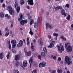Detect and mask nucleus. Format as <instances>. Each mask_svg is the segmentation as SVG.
<instances>
[{"instance_id": "nucleus-1", "label": "nucleus", "mask_w": 73, "mask_h": 73, "mask_svg": "<svg viewBox=\"0 0 73 73\" xmlns=\"http://www.w3.org/2000/svg\"><path fill=\"white\" fill-rule=\"evenodd\" d=\"M65 47L67 52L72 51V46L70 45V43L67 42L65 44Z\"/></svg>"}, {"instance_id": "nucleus-2", "label": "nucleus", "mask_w": 73, "mask_h": 73, "mask_svg": "<svg viewBox=\"0 0 73 73\" xmlns=\"http://www.w3.org/2000/svg\"><path fill=\"white\" fill-rule=\"evenodd\" d=\"M7 9L9 11V14L11 15H13V16L15 15L16 13L15 12V10L13 9L11 6H8L7 8Z\"/></svg>"}, {"instance_id": "nucleus-3", "label": "nucleus", "mask_w": 73, "mask_h": 73, "mask_svg": "<svg viewBox=\"0 0 73 73\" xmlns=\"http://www.w3.org/2000/svg\"><path fill=\"white\" fill-rule=\"evenodd\" d=\"M60 46L58 44H57V47L58 48V49L60 53H62V51L64 50V47L63 46L62 43H60Z\"/></svg>"}, {"instance_id": "nucleus-4", "label": "nucleus", "mask_w": 73, "mask_h": 73, "mask_svg": "<svg viewBox=\"0 0 73 73\" xmlns=\"http://www.w3.org/2000/svg\"><path fill=\"white\" fill-rule=\"evenodd\" d=\"M33 56H32L31 58H30V60H29V63H30V62H31V63L30 64V68H32V66H31V65H33L34 66H36V65L37 64H36V63L35 62V61H33Z\"/></svg>"}, {"instance_id": "nucleus-5", "label": "nucleus", "mask_w": 73, "mask_h": 73, "mask_svg": "<svg viewBox=\"0 0 73 73\" xmlns=\"http://www.w3.org/2000/svg\"><path fill=\"white\" fill-rule=\"evenodd\" d=\"M65 60L66 64H67L68 65H70L72 63L71 60L69 58V57L68 56H66L65 57Z\"/></svg>"}, {"instance_id": "nucleus-6", "label": "nucleus", "mask_w": 73, "mask_h": 73, "mask_svg": "<svg viewBox=\"0 0 73 73\" xmlns=\"http://www.w3.org/2000/svg\"><path fill=\"white\" fill-rule=\"evenodd\" d=\"M18 1H15V3L14 4V8H17V13H19L20 12V7H18Z\"/></svg>"}, {"instance_id": "nucleus-7", "label": "nucleus", "mask_w": 73, "mask_h": 73, "mask_svg": "<svg viewBox=\"0 0 73 73\" xmlns=\"http://www.w3.org/2000/svg\"><path fill=\"white\" fill-rule=\"evenodd\" d=\"M46 65V63L45 62H41L39 64V66L40 68L45 67Z\"/></svg>"}, {"instance_id": "nucleus-8", "label": "nucleus", "mask_w": 73, "mask_h": 73, "mask_svg": "<svg viewBox=\"0 0 73 73\" xmlns=\"http://www.w3.org/2000/svg\"><path fill=\"white\" fill-rule=\"evenodd\" d=\"M11 43L12 44V48H15L16 45V40H13L11 41Z\"/></svg>"}, {"instance_id": "nucleus-9", "label": "nucleus", "mask_w": 73, "mask_h": 73, "mask_svg": "<svg viewBox=\"0 0 73 73\" xmlns=\"http://www.w3.org/2000/svg\"><path fill=\"white\" fill-rule=\"evenodd\" d=\"M27 23H28V20L26 19L22 20L20 22V23L22 25H24L25 24H26Z\"/></svg>"}, {"instance_id": "nucleus-10", "label": "nucleus", "mask_w": 73, "mask_h": 73, "mask_svg": "<svg viewBox=\"0 0 73 73\" xmlns=\"http://www.w3.org/2000/svg\"><path fill=\"white\" fill-rule=\"evenodd\" d=\"M64 15L65 17H66L68 16L66 18L67 20H70V15H68L67 13H65Z\"/></svg>"}, {"instance_id": "nucleus-11", "label": "nucleus", "mask_w": 73, "mask_h": 73, "mask_svg": "<svg viewBox=\"0 0 73 73\" xmlns=\"http://www.w3.org/2000/svg\"><path fill=\"white\" fill-rule=\"evenodd\" d=\"M27 2L28 3V4L30 5H33V0H28Z\"/></svg>"}, {"instance_id": "nucleus-12", "label": "nucleus", "mask_w": 73, "mask_h": 73, "mask_svg": "<svg viewBox=\"0 0 73 73\" xmlns=\"http://www.w3.org/2000/svg\"><path fill=\"white\" fill-rule=\"evenodd\" d=\"M46 28H47L48 27H49L50 28V29H52V28H53V26L52 25H50L48 23H47L46 25Z\"/></svg>"}, {"instance_id": "nucleus-13", "label": "nucleus", "mask_w": 73, "mask_h": 73, "mask_svg": "<svg viewBox=\"0 0 73 73\" xmlns=\"http://www.w3.org/2000/svg\"><path fill=\"white\" fill-rule=\"evenodd\" d=\"M38 42L40 45L41 46L43 45V42L42 38H40L39 39Z\"/></svg>"}, {"instance_id": "nucleus-14", "label": "nucleus", "mask_w": 73, "mask_h": 73, "mask_svg": "<svg viewBox=\"0 0 73 73\" xmlns=\"http://www.w3.org/2000/svg\"><path fill=\"white\" fill-rule=\"evenodd\" d=\"M23 17H24V16L22 14H20L18 18V20L19 21H21V20H23Z\"/></svg>"}, {"instance_id": "nucleus-15", "label": "nucleus", "mask_w": 73, "mask_h": 73, "mask_svg": "<svg viewBox=\"0 0 73 73\" xmlns=\"http://www.w3.org/2000/svg\"><path fill=\"white\" fill-rule=\"evenodd\" d=\"M20 58V55H16L15 56V60L16 61H18Z\"/></svg>"}, {"instance_id": "nucleus-16", "label": "nucleus", "mask_w": 73, "mask_h": 73, "mask_svg": "<svg viewBox=\"0 0 73 73\" xmlns=\"http://www.w3.org/2000/svg\"><path fill=\"white\" fill-rule=\"evenodd\" d=\"M38 26V22L35 23L34 24V27L35 28H37Z\"/></svg>"}, {"instance_id": "nucleus-17", "label": "nucleus", "mask_w": 73, "mask_h": 73, "mask_svg": "<svg viewBox=\"0 0 73 73\" xmlns=\"http://www.w3.org/2000/svg\"><path fill=\"white\" fill-rule=\"evenodd\" d=\"M9 35V29L5 34V37H8V36Z\"/></svg>"}, {"instance_id": "nucleus-18", "label": "nucleus", "mask_w": 73, "mask_h": 73, "mask_svg": "<svg viewBox=\"0 0 73 73\" xmlns=\"http://www.w3.org/2000/svg\"><path fill=\"white\" fill-rule=\"evenodd\" d=\"M54 46V44L53 43H51L48 46V48H52Z\"/></svg>"}, {"instance_id": "nucleus-19", "label": "nucleus", "mask_w": 73, "mask_h": 73, "mask_svg": "<svg viewBox=\"0 0 73 73\" xmlns=\"http://www.w3.org/2000/svg\"><path fill=\"white\" fill-rule=\"evenodd\" d=\"M23 65L24 67H26L28 65V62H27L24 61L23 62Z\"/></svg>"}, {"instance_id": "nucleus-20", "label": "nucleus", "mask_w": 73, "mask_h": 73, "mask_svg": "<svg viewBox=\"0 0 73 73\" xmlns=\"http://www.w3.org/2000/svg\"><path fill=\"white\" fill-rule=\"evenodd\" d=\"M4 17V14L3 12H0V18H3Z\"/></svg>"}, {"instance_id": "nucleus-21", "label": "nucleus", "mask_w": 73, "mask_h": 73, "mask_svg": "<svg viewBox=\"0 0 73 73\" xmlns=\"http://www.w3.org/2000/svg\"><path fill=\"white\" fill-rule=\"evenodd\" d=\"M49 71L51 73H55L56 72V70H55L53 71V70L52 69H49Z\"/></svg>"}, {"instance_id": "nucleus-22", "label": "nucleus", "mask_w": 73, "mask_h": 73, "mask_svg": "<svg viewBox=\"0 0 73 73\" xmlns=\"http://www.w3.org/2000/svg\"><path fill=\"white\" fill-rule=\"evenodd\" d=\"M61 13L62 15H64L65 13V11L64 9H62L61 11Z\"/></svg>"}, {"instance_id": "nucleus-23", "label": "nucleus", "mask_w": 73, "mask_h": 73, "mask_svg": "<svg viewBox=\"0 0 73 73\" xmlns=\"http://www.w3.org/2000/svg\"><path fill=\"white\" fill-rule=\"evenodd\" d=\"M4 53L3 52H0V58L1 59H3V57Z\"/></svg>"}, {"instance_id": "nucleus-24", "label": "nucleus", "mask_w": 73, "mask_h": 73, "mask_svg": "<svg viewBox=\"0 0 73 73\" xmlns=\"http://www.w3.org/2000/svg\"><path fill=\"white\" fill-rule=\"evenodd\" d=\"M26 54L28 56H29L32 54V52L31 51H29L26 53Z\"/></svg>"}, {"instance_id": "nucleus-25", "label": "nucleus", "mask_w": 73, "mask_h": 73, "mask_svg": "<svg viewBox=\"0 0 73 73\" xmlns=\"http://www.w3.org/2000/svg\"><path fill=\"white\" fill-rule=\"evenodd\" d=\"M5 17L6 19H11V17H10L7 14H6L5 15Z\"/></svg>"}, {"instance_id": "nucleus-26", "label": "nucleus", "mask_w": 73, "mask_h": 73, "mask_svg": "<svg viewBox=\"0 0 73 73\" xmlns=\"http://www.w3.org/2000/svg\"><path fill=\"white\" fill-rule=\"evenodd\" d=\"M60 38L61 39H63L64 41H66V38L64 37L63 36H60Z\"/></svg>"}, {"instance_id": "nucleus-27", "label": "nucleus", "mask_w": 73, "mask_h": 73, "mask_svg": "<svg viewBox=\"0 0 73 73\" xmlns=\"http://www.w3.org/2000/svg\"><path fill=\"white\" fill-rule=\"evenodd\" d=\"M53 10L54 11H57L58 10L57 9V7H53Z\"/></svg>"}, {"instance_id": "nucleus-28", "label": "nucleus", "mask_w": 73, "mask_h": 73, "mask_svg": "<svg viewBox=\"0 0 73 73\" xmlns=\"http://www.w3.org/2000/svg\"><path fill=\"white\" fill-rule=\"evenodd\" d=\"M45 54L44 52H42L41 53V56L42 57L44 58L45 57Z\"/></svg>"}, {"instance_id": "nucleus-29", "label": "nucleus", "mask_w": 73, "mask_h": 73, "mask_svg": "<svg viewBox=\"0 0 73 73\" xmlns=\"http://www.w3.org/2000/svg\"><path fill=\"white\" fill-rule=\"evenodd\" d=\"M31 44V48L32 49V51H34V50H35V49L34 48V46L33 45V43H32Z\"/></svg>"}, {"instance_id": "nucleus-30", "label": "nucleus", "mask_w": 73, "mask_h": 73, "mask_svg": "<svg viewBox=\"0 0 73 73\" xmlns=\"http://www.w3.org/2000/svg\"><path fill=\"white\" fill-rule=\"evenodd\" d=\"M33 23H34V21H33V20L31 19L29 23L30 25H32V24H33Z\"/></svg>"}, {"instance_id": "nucleus-31", "label": "nucleus", "mask_w": 73, "mask_h": 73, "mask_svg": "<svg viewBox=\"0 0 73 73\" xmlns=\"http://www.w3.org/2000/svg\"><path fill=\"white\" fill-rule=\"evenodd\" d=\"M43 50L45 53H47V52L46 49V48L44 47L43 48Z\"/></svg>"}, {"instance_id": "nucleus-32", "label": "nucleus", "mask_w": 73, "mask_h": 73, "mask_svg": "<svg viewBox=\"0 0 73 73\" xmlns=\"http://www.w3.org/2000/svg\"><path fill=\"white\" fill-rule=\"evenodd\" d=\"M10 55V53L9 52H8V54L7 55L6 57L8 60L9 58V55Z\"/></svg>"}, {"instance_id": "nucleus-33", "label": "nucleus", "mask_w": 73, "mask_h": 73, "mask_svg": "<svg viewBox=\"0 0 73 73\" xmlns=\"http://www.w3.org/2000/svg\"><path fill=\"white\" fill-rule=\"evenodd\" d=\"M57 72L58 73H62V70L61 69H58L57 70Z\"/></svg>"}, {"instance_id": "nucleus-34", "label": "nucleus", "mask_w": 73, "mask_h": 73, "mask_svg": "<svg viewBox=\"0 0 73 73\" xmlns=\"http://www.w3.org/2000/svg\"><path fill=\"white\" fill-rule=\"evenodd\" d=\"M20 4L21 5H23L24 4V1L23 0H21L20 1Z\"/></svg>"}, {"instance_id": "nucleus-35", "label": "nucleus", "mask_w": 73, "mask_h": 73, "mask_svg": "<svg viewBox=\"0 0 73 73\" xmlns=\"http://www.w3.org/2000/svg\"><path fill=\"white\" fill-rule=\"evenodd\" d=\"M53 35L55 37H58V33H54L53 34Z\"/></svg>"}, {"instance_id": "nucleus-36", "label": "nucleus", "mask_w": 73, "mask_h": 73, "mask_svg": "<svg viewBox=\"0 0 73 73\" xmlns=\"http://www.w3.org/2000/svg\"><path fill=\"white\" fill-rule=\"evenodd\" d=\"M38 33H36L35 34V38H36V39H37V38H38Z\"/></svg>"}, {"instance_id": "nucleus-37", "label": "nucleus", "mask_w": 73, "mask_h": 73, "mask_svg": "<svg viewBox=\"0 0 73 73\" xmlns=\"http://www.w3.org/2000/svg\"><path fill=\"white\" fill-rule=\"evenodd\" d=\"M57 8L58 10L59 9H62V7L61 6H58L57 7Z\"/></svg>"}, {"instance_id": "nucleus-38", "label": "nucleus", "mask_w": 73, "mask_h": 73, "mask_svg": "<svg viewBox=\"0 0 73 73\" xmlns=\"http://www.w3.org/2000/svg\"><path fill=\"white\" fill-rule=\"evenodd\" d=\"M17 45L18 48H21V47L22 46H23L22 45H21L19 43Z\"/></svg>"}, {"instance_id": "nucleus-39", "label": "nucleus", "mask_w": 73, "mask_h": 73, "mask_svg": "<svg viewBox=\"0 0 73 73\" xmlns=\"http://www.w3.org/2000/svg\"><path fill=\"white\" fill-rule=\"evenodd\" d=\"M29 33L31 34V36L33 35V32H32V30H31V29H30V31Z\"/></svg>"}, {"instance_id": "nucleus-40", "label": "nucleus", "mask_w": 73, "mask_h": 73, "mask_svg": "<svg viewBox=\"0 0 73 73\" xmlns=\"http://www.w3.org/2000/svg\"><path fill=\"white\" fill-rule=\"evenodd\" d=\"M19 43H20V44H21L22 45H23V41H22L21 40H20L19 41Z\"/></svg>"}, {"instance_id": "nucleus-41", "label": "nucleus", "mask_w": 73, "mask_h": 73, "mask_svg": "<svg viewBox=\"0 0 73 73\" xmlns=\"http://www.w3.org/2000/svg\"><path fill=\"white\" fill-rule=\"evenodd\" d=\"M32 73H37V70L36 69L34 70L33 71Z\"/></svg>"}, {"instance_id": "nucleus-42", "label": "nucleus", "mask_w": 73, "mask_h": 73, "mask_svg": "<svg viewBox=\"0 0 73 73\" xmlns=\"http://www.w3.org/2000/svg\"><path fill=\"white\" fill-rule=\"evenodd\" d=\"M19 62H16L15 65L16 66H19Z\"/></svg>"}, {"instance_id": "nucleus-43", "label": "nucleus", "mask_w": 73, "mask_h": 73, "mask_svg": "<svg viewBox=\"0 0 73 73\" xmlns=\"http://www.w3.org/2000/svg\"><path fill=\"white\" fill-rule=\"evenodd\" d=\"M65 7L66 8H69V5L68 4H66V5Z\"/></svg>"}, {"instance_id": "nucleus-44", "label": "nucleus", "mask_w": 73, "mask_h": 73, "mask_svg": "<svg viewBox=\"0 0 73 73\" xmlns=\"http://www.w3.org/2000/svg\"><path fill=\"white\" fill-rule=\"evenodd\" d=\"M41 55H39L38 56V59H39L40 60H41Z\"/></svg>"}, {"instance_id": "nucleus-45", "label": "nucleus", "mask_w": 73, "mask_h": 73, "mask_svg": "<svg viewBox=\"0 0 73 73\" xmlns=\"http://www.w3.org/2000/svg\"><path fill=\"white\" fill-rule=\"evenodd\" d=\"M49 12H46V16H49Z\"/></svg>"}, {"instance_id": "nucleus-46", "label": "nucleus", "mask_w": 73, "mask_h": 73, "mask_svg": "<svg viewBox=\"0 0 73 73\" xmlns=\"http://www.w3.org/2000/svg\"><path fill=\"white\" fill-rule=\"evenodd\" d=\"M15 73H19L18 70H15Z\"/></svg>"}, {"instance_id": "nucleus-47", "label": "nucleus", "mask_w": 73, "mask_h": 73, "mask_svg": "<svg viewBox=\"0 0 73 73\" xmlns=\"http://www.w3.org/2000/svg\"><path fill=\"white\" fill-rule=\"evenodd\" d=\"M48 37L49 38V39H50L51 38V35H48Z\"/></svg>"}, {"instance_id": "nucleus-48", "label": "nucleus", "mask_w": 73, "mask_h": 73, "mask_svg": "<svg viewBox=\"0 0 73 73\" xmlns=\"http://www.w3.org/2000/svg\"><path fill=\"white\" fill-rule=\"evenodd\" d=\"M50 41L51 42V43H55V42L53 41V39H51L50 40Z\"/></svg>"}, {"instance_id": "nucleus-49", "label": "nucleus", "mask_w": 73, "mask_h": 73, "mask_svg": "<svg viewBox=\"0 0 73 73\" xmlns=\"http://www.w3.org/2000/svg\"><path fill=\"white\" fill-rule=\"evenodd\" d=\"M12 52L13 53H16V51L15 50H12Z\"/></svg>"}, {"instance_id": "nucleus-50", "label": "nucleus", "mask_w": 73, "mask_h": 73, "mask_svg": "<svg viewBox=\"0 0 73 73\" xmlns=\"http://www.w3.org/2000/svg\"><path fill=\"white\" fill-rule=\"evenodd\" d=\"M35 57H36L37 56V53L36 52H35L34 54Z\"/></svg>"}, {"instance_id": "nucleus-51", "label": "nucleus", "mask_w": 73, "mask_h": 73, "mask_svg": "<svg viewBox=\"0 0 73 73\" xmlns=\"http://www.w3.org/2000/svg\"><path fill=\"white\" fill-rule=\"evenodd\" d=\"M41 13L43 14V13H44V10H43V9H41Z\"/></svg>"}, {"instance_id": "nucleus-52", "label": "nucleus", "mask_w": 73, "mask_h": 73, "mask_svg": "<svg viewBox=\"0 0 73 73\" xmlns=\"http://www.w3.org/2000/svg\"><path fill=\"white\" fill-rule=\"evenodd\" d=\"M31 18H32V17H31V16H29L28 17V19L29 20H31Z\"/></svg>"}, {"instance_id": "nucleus-53", "label": "nucleus", "mask_w": 73, "mask_h": 73, "mask_svg": "<svg viewBox=\"0 0 73 73\" xmlns=\"http://www.w3.org/2000/svg\"><path fill=\"white\" fill-rule=\"evenodd\" d=\"M26 15H27V16L28 17H29V16H30V13H27Z\"/></svg>"}, {"instance_id": "nucleus-54", "label": "nucleus", "mask_w": 73, "mask_h": 73, "mask_svg": "<svg viewBox=\"0 0 73 73\" xmlns=\"http://www.w3.org/2000/svg\"><path fill=\"white\" fill-rule=\"evenodd\" d=\"M2 7L3 8H5V4H3L2 5Z\"/></svg>"}, {"instance_id": "nucleus-55", "label": "nucleus", "mask_w": 73, "mask_h": 73, "mask_svg": "<svg viewBox=\"0 0 73 73\" xmlns=\"http://www.w3.org/2000/svg\"><path fill=\"white\" fill-rule=\"evenodd\" d=\"M9 49H11V45L10 44H9Z\"/></svg>"}, {"instance_id": "nucleus-56", "label": "nucleus", "mask_w": 73, "mask_h": 73, "mask_svg": "<svg viewBox=\"0 0 73 73\" xmlns=\"http://www.w3.org/2000/svg\"><path fill=\"white\" fill-rule=\"evenodd\" d=\"M58 61H61V58H60V57H59L58 58Z\"/></svg>"}, {"instance_id": "nucleus-57", "label": "nucleus", "mask_w": 73, "mask_h": 73, "mask_svg": "<svg viewBox=\"0 0 73 73\" xmlns=\"http://www.w3.org/2000/svg\"><path fill=\"white\" fill-rule=\"evenodd\" d=\"M8 27H6L5 29V31H8Z\"/></svg>"}, {"instance_id": "nucleus-58", "label": "nucleus", "mask_w": 73, "mask_h": 73, "mask_svg": "<svg viewBox=\"0 0 73 73\" xmlns=\"http://www.w3.org/2000/svg\"><path fill=\"white\" fill-rule=\"evenodd\" d=\"M53 59H54V60H56V56H54L53 57Z\"/></svg>"}, {"instance_id": "nucleus-59", "label": "nucleus", "mask_w": 73, "mask_h": 73, "mask_svg": "<svg viewBox=\"0 0 73 73\" xmlns=\"http://www.w3.org/2000/svg\"><path fill=\"white\" fill-rule=\"evenodd\" d=\"M26 7L27 8V9H29H29H30V8H29V6H27Z\"/></svg>"}, {"instance_id": "nucleus-60", "label": "nucleus", "mask_w": 73, "mask_h": 73, "mask_svg": "<svg viewBox=\"0 0 73 73\" xmlns=\"http://www.w3.org/2000/svg\"><path fill=\"white\" fill-rule=\"evenodd\" d=\"M27 42V45H29V44H30V41H28Z\"/></svg>"}, {"instance_id": "nucleus-61", "label": "nucleus", "mask_w": 73, "mask_h": 73, "mask_svg": "<svg viewBox=\"0 0 73 73\" xmlns=\"http://www.w3.org/2000/svg\"><path fill=\"white\" fill-rule=\"evenodd\" d=\"M10 22L11 24H13V21H11Z\"/></svg>"}, {"instance_id": "nucleus-62", "label": "nucleus", "mask_w": 73, "mask_h": 73, "mask_svg": "<svg viewBox=\"0 0 73 73\" xmlns=\"http://www.w3.org/2000/svg\"><path fill=\"white\" fill-rule=\"evenodd\" d=\"M36 42V39H34L33 40V42L34 43H35V42Z\"/></svg>"}, {"instance_id": "nucleus-63", "label": "nucleus", "mask_w": 73, "mask_h": 73, "mask_svg": "<svg viewBox=\"0 0 73 73\" xmlns=\"http://www.w3.org/2000/svg\"><path fill=\"white\" fill-rule=\"evenodd\" d=\"M10 27L11 28H13V24H11Z\"/></svg>"}, {"instance_id": "nucleus-64", "label": "nucleus", "mask_w": 73, "mask_h": 73, "mask_svg": "<svg viewBox=\"0 0 73 73\" xmlns=\"http://www.w3.org/2000/svg\"><path fill=\"white\" fill-rule=\"evenodd\" d=\"M24 51H25V53H26L27 51V49H26V48H25Z\"/></svg>"}]
</instances>
